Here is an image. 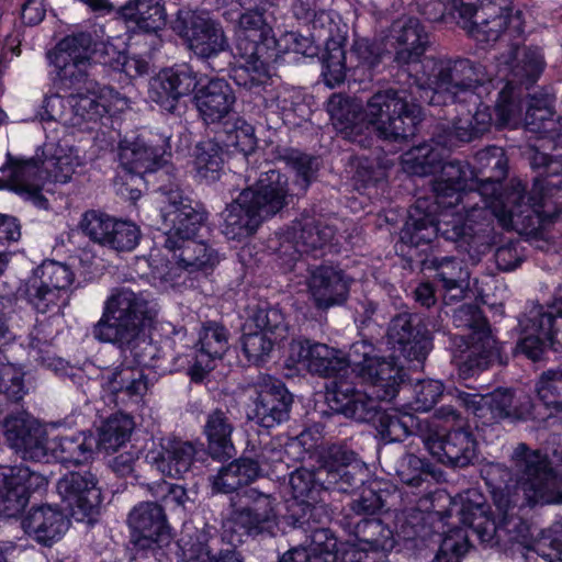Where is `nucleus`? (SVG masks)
Segmentation results:
<instances>
[{
	"label": "nucleus",
	"mask_w": 562,
	"mask_h": 562,
	"mask_svg": "<svg viewBox=\"0 0 562 562\" xmlns=\"http://www.w3.org/2000/svg\"><path fill=\"white\" fill-rule=\"evenodd\" d=\"M520 325L525 330L539 331L555 351H562V288L557 289L547 307L533 304Z\"/></svg>",
	"instance_id": "obj_35"
},
{
	"label": "nucleus",
	"mask_w": 562,
	"mask_h": 562,
	"mask_svg": "<svg viewBox=\"0 0 562 562\" xmlns=\"http://www.w3.org/2000/svg\"><path fill=\"white\" fill-rule=\"evenodd\" d=\"M386 337L394 353L408 361H424L431 348L429 331L422 318L409 312L400 313L391 318Z\"/></svg>",
	"instance_id": "obj_21"
},
{
	"label": "nucleus",
	"mask_w": 562,
	"mask_h": 562,
	"mask_svg": "<svg viewBox=\"0 0 562 562\" xmlns=\"http://www.w3.org/2000/svg\"><path fill=\"white\" fill-rule=\"evenodd\" d=\"M439 176L432 181V192L438 207L449 209L462 205L468 218L486 220L493 203L488 201V188L477 186L474 169L468 161L452 159L441 162Z\"/></svg>",
	"instance_id": "obj_9"
},
{
	"label": "nucleus",
	"mask_w": 562,
	"mask_h": 562,
	"mask_svg": "<svg viewBox=\"0 0 562 562\" xmlns=\"http://www.w3.org/2000/svg\"><path fill=\"white\" fill-rule=\"evenodd\" d=\"M293 231L295 250L301 255L306 254L314 258L324 255V248L335 235L333 226L310 216L294 222Z\"/></svg>",
	"instance_id": "obj_43"
},
{
	"label": "nucleus",
	"mask_w": 562,
	"mask_h": 562,
	"mask_svg": "<svg viewBox=\"0 0 562 562\" xmlns=\"http://www.w3.org/2000/svg\"><path fill=\"white\" fill-rule=\"evenodd\" d=\"M283 322L282 313L267 303L252 313L248 319V329L251 323L256 331H248V362L261 367L270 360L274 344L269 334L279 329Z\"/></svg>",
	"instance_id": "obj_29"
},
{
	"label": "nucleus",
	"mask_w": 562,
	"mask_h": 562,
	"mask_svg": "<svg viewBox=\"0 0 562 562\" xmlns=\"http://www.w3.org/2000/svg\"><path fill=\"white\" fill-rule=\"evenodd\" d=\"M289 484L296 503L318 501V497L328 494L323 480L318 477V469L316 471L307 469L295 470L290 475Z\"/></svg>",
	"instance_id": "obj_62"
},
{
	"label": "nucleus",
	"mask_w": 562,
	"mask_h": 562,
	"mask_svg": "<svg viewBox=\"0 0 562 562\" xmlns=\"http://www.w3.org/2000/svg\"><path fill=\"white\" fill-rule=\"evenodd\" d=\"M248 397L254 403V418L262 426L271 427L288 419L292 395L279 379L260 373L248 384Z\"/></svg>",
	"instance_id": "obj_20"
},
{
	"label": "nucleus",
	"mask_w": 562,
	"mask_h": 562,
	"mask_svg": "<svg viewBox=\"0 0 562 562\" xmlns=\"http://www.w3.org/2000/svg\"><path fill=\"white\" fill-rule=\"evenodd\" d=\"M233 426L221 409L212 412L206 419L204 434L207 438V451L213 459L228 460L235 454L231 435Z\"/></svg>",
	"instance_id": "obj_47"
},
{
	"label": "nucleus",
	"mask_w": 562,
	"mask_h": 562,
	"mask_svg": "<svg viewBox=\"0 0 562 562\" xmlns=\"http://www.w3.org/2000/svg\"><path fill=\"white\" fill-rule=\"evenodd\" d=\"M532 169H542L538 176L533 179L532 190L527 194L521 202L524 204H531L533 201H529L530 196L535 198L540 206L542 213L541 225L535 231H539L546 227L547 224L554 222L559 216L557 211H551L548 207L547 198L552 195L553 189H559L562 184V180H555L559 177V155L551 157L547 154L533 150L529 157Z\"/></svg>",
	"instance_id": "obj_27"
},
{
	"label": "nucleus",
	"mask_w": 562,
	"mask_h": 562,
	"mask_svg": "<svg viewBox=\"0 0 562 562\" xmlns=\"http://www.w3.org/2000/svg\"><path fill=\"white\" fill-rule=\"evenodd\" d=\"M127 524L133 531L134 543H169L171 530L161 505L154 502L137 504L128 514Z\"/></svg>",
	"instance_id": "obj_30"
},
{
	"label": "nucleus",
	"mask_w": 562,
	"mask_h": 562,
	"mask_svg": "<svg viewBox=\"0 0 562 562\" xmlns=\"http://www.w3.org/2000/svg\"><path fill=\"white\" fill-rule=\"evenodd\" d=\"M422 440L434 458L453 469L465 468L476 458V440L473 434L463 427L452 429L445 436L430 432L422 436Z\"/></svg>",
	"instance_id": "obj_24"
},
{
	"label": "nucleus",
	"mask_w": 562,
	"mask_h": 562,
	"mask_svg": "<svg viewBox=\"0 0 562 562\" xmlns=\"http://www.w3.org/2000/svg\"><path fill=\"white\" fill-rule=\"evenodd\" d=\"M288 178L279 170L268 169L258 179L248 202V235L265 220L286 205Z\"/></svg>",
	"instance_id": "obj_23"
},
{
	"label": "nucleus",
	"mask_w": 562,
	"mask_h": 562,
	"mask_svg": "<svg viewBox=\"0 0 562 562\" xmlns=\"http://www.w3.org/2000/svg\"><path fill=\"white\" fill-rule=\"evenodd\" d=\"M349 535L355 537L359 552H371L385 557L395 547L394 532L389 525L376 517H364L344 524Z\"/></svg>",
	"instance_id": "obj_33"
},
{
	"label": "nucleus",
	"mask_w": 562,
	"mask_h": 562,
	"mask_svg": "<svg viewBox=\"0 0 562 562\" xmlns=\"http://www.w3.org/2000/svg\"><path fill=\"white\" fill-rule=\"evenodd\" d=\"M390 36L397 43L394 60L403 66L418 63L429 45V36L419 19L401 16L390 29Z\"/></svg>",
	"instance_id": "obj_32"
},
{
	"label": "nucleus",
	"mask_w": 562,
	"mask_h": 562,
	"mask_svg": "<svg viewBox=\"0 0 562 562\" xmlns=\"http://www.w3.org/2000/svg\"><path fill=\"white\" fill-rule=\"evenodd\" d=\"M457 401L477 418L494 422L510 417L514 395L508 390H495L492 393L472 394L456 390Z\"/></svg>",
	"instance_id": "obj_38"
},
{
	"label": "nucleus",
	"mask_w": 562,
	"mask_h": 562,
	"mask_svg": "<svg viewBox=\"0 0 562 562\" xmlns=\"http://www.w3.org/2000/svg\"><path fill=\"white\" fill-rule=\"evenodd\" d=\"M304 533L306 539L301 547L311 555V562H339L338 540L329 528L317 527Z\"/></svg>",
	"instance_id": "obj_53"
},
{
	"label": "nucleus",
	"mask_w": 562,
	"mask_h": 562,
	"mask_svg": "<svg viewBox=\"0 0 562 562\" xmlns=\"http://www.w3.org/2000/svg\"><path fill=\"white\" fill-rule=\"evenodd\" d=\"M232 504L234 514L224 522L222 538L233 547V550H226L220 558H216V562H244L243 553L237 549L244 544V537L246 536L245 515L236 498L232 499Z\"/></svg>",
	"instance_id": "obj_55"
},
{
	"label": "nucleus",
	"mask_w": 562,
	"mask_h": 562,
	"mask_svg": "<svg viewBox=\"0 0 562 562\" xmlns=\"http://www.w3.org/2000/svg\"><path fill=\"white\" fill-rule=\"evenodd\" d=\"M87 93H70L66 98L52 95L45 100L46 111L53 120H61L65 124L80 131H93L111 112L127 108V99L110 87L94 90L93 81H81Z\"/></svg>",
	"instance_id": "obj_8"
},
{
	"label": "nucleus",
	"mask_w": 562,
	"mask_h": 562,
	"mask_svg": "<svg viewBox=\"0 0 562 562\" xmlns=\"http://www.w3.org/2000/svg\"><path fill=\"white\" fill-rule=\"evenodd\" d=\"M543 59L537 49L512 43L508 52L497 57V74L506 80L495 104L497 124L504 126L519 117L522 105L516 92L517 85L533 83L543 70Z\"/></svg>",
	"instance_id": "obj_10"
},
{
	"label": "nucleus",
	"mask_w": 562,
	"mask_h": 562,
	"mask_svg": "<svg viewBox=\"0 0 562 562\" xmlns=\"http://www.w3.org/2000/svg\"><path fill=\"white\" fill-rule=\"evenodd\" d=\"M57 492L76 520L97 514L102 502L97 475L91 470L65 474L57 483Z\"/></svg>",
	"instance_id": "obj_22"
},
{
	"label": "nucleus",
	"mask_w": 562,
	"mask_h": 562,
	"mask_svg": "<svg viewBox=\"0 0 562 562\" xmlns=\"http://www.w3.org/2000/svg\"><path fill=\"white\" fill-rule=\"evenodd\" d=\"M476 166L475 181L477 186L488 188L487 199L493 203L492 213L499 218L503 226L533 233L542 221V213L537 202L524 204L525 184L520 180H512L510 187L502 192V181L508 173V160L505 151L498 146H487L479 150L474 157ZM529 201H535L533 196Z\"/></svg>",
	"instance_id": "obj_3"
},
{
	"label": "nucleus",
	"mask_w": 562,
	"mask_h": 562,
	"mask_svg": "<svg viewBox=\"0 0 562 562\" xmlns=\"http://www.w3.org/2000/svg\"><path fill=\"white\" fill-rule=\"evenodd\" d=\"M277 527L271 496L248 487V536L273 535Z\"/></svg>",
	"instance_id": "obj_49"
},
{
	"label": "nucleus",
	"mask_w": 562,
	"mask_h": 562,
	"mask_svg": "<svg viewBox=\"0 0 562 562\" xmlns=\"http://www.w3.org/2000/svg\"><path fill=\"white\" fill-rule=\"evenodd\" d=\"M157 194L160 216L169 227L165 241L173 247L188 246L189 241L203 243L196 240L195 236L209 220L204 205L184 195L175 182L158 187Z\"/></svg>",
	"instance_id": "obj_13"
},
{
	"label": "nucleus",
	"mask_w": 562,
	"mask_h": 562,
	"mask_svg": "<svg viewBox=\"0 0 562 562\" xmlns=\"http://www.w3.org/2000/svg\"><path fill=\"white\" fill-rule=\"evenodd\" d=\"M452 321L457 328L469 330L463 335L468 346V356L459 368L461 378L469 379L496 362L505 363L502 357V347L479 306L474 304L460 306L454 311Z\"/></svg>",
	"instance_id": "obj_12"
},
{
	"label": "nucleus",
	"mask_w": 562,
	"mask_h": 562,
	"mask_svg": "<svg viewBox=\"0 0 562 562\" xmlns=\"http://www.w3.org/2000/svg\"><path fill=\"white\" fill-rule=\"evenodd\" d=\"M41 164L46 182L67 183L76 169L77 162L71 154L61 147H46L42 150Z\"/></svg>",
	"instance_id": "obj_56"
},
{
	"label": "nucleus",
	"mask_w": 562,
	"mask_h": 562,
	"mask_svg": "<svg viewBox=\"0 0 562 562\" xmlns=\"http://www.w3.org/2000/svg\"><path fill=\"white\" fill-rule=\"evenodd\" d=\"M2 428L5 441L23 460L43 462L47 459L45 431L27 414L7 416Z\"/></svg>",
	"instance_id": "obj_25"
},
{
	"label": "nucleus",
	"mask_w": 562,
	"mask_h": 562,
	"mask_svg": "<svg viewBox=\"0 0 562 562\" xmlns=\"http://www.w3.org/2000/svg\"><path fill=\"white\" fill-rule=\"evenodd\" d=\"M16 296L41 314L58 313L68 303L34 274L24 279L16 290Z\"/></svg>",
	"instance_id": "obj_46"
},
{
	"label": "nucleus",
	"mask_w": 562,
	"mask_h": 562,
	"mask_svg": "<svg viewBox=\"0 0 562 562\" xmlns=\"http://www.w3.org/2000/svg\"><path fill=\"white\" fill-rule=\"evenodd\" d=\"M198 86L196 72L189 64H178L158 72L149 83V98L164 110L172 112L180 98L191 94Z\"/></svg>",
	"instance_id": "obj_26"
},
{
	"label": "nucleus",
	"mask_w": 562,
	"mask_h": 562,
	"mask_svg": "<svg viewBox=\"0 0 562 562\" xmlns=\"http://www.w3.org/2000/svg\"><path fill=\"white\" fill-rule=\"evenodd\" d=\"M536 390L540 401L551 409V415L562 417V370L542 372Z\"/></svg>",
	"instance_id": "obj_64"
},
{
	"label": "nucleus",
	"mask_w": 562,
	"mask_h": 562,
	"mask_svg": "<svg viewBox=\"0 0 562 562\" xmlns=\"http://www.w3.org/2000/svg\"><path fill=\"white\" fill-rule=\"evenodd\" d=\"M370 384L368 395L376 398V402L392 401L403 382L402 369L396 364L393 358H375L367 360L366 366L359 374Z\"/></svg>",
	"instance_id": "obj_36"
},
{
	"label": "nucleus",
	"mask_w": 562,
	"mask_h": 562,
	"mask_svg": "<svg viewBox=\"0 0 562 562\" xmlns=\"http://www.w3.org/2000/svg\"><path fill=\"white\" fill-rule=\"evenodd\" d=\"M513 470L498 462L482 465L480 473L491 488L493 503L497 493L514 494L525 483L535 488L560 482L562 469L552 467L547 456L538 450H531L526 443H519L512 454Z\"/></svg>",
	"instance_id": "obj_7"
},
{
	"label": "nucleus",
	"mask_w": 562,
	"mask_h": 562,
	"mask_svg": "<svg viewBox=\"0 0 562 562\" xmlns=\"http://www.w3.org/2000/svg\"><path fill=\"white\" fill-rule=\"evenodd\" d=\"M195 105L205 124L221 123L218 142L228 150L243 153L246 139V119L233 116L236 98L232 87L224 79H211L195 94Z\"/></svg>",
	"instance_id": "obj_11"
},
{
	"label": "nucleus",
	"mask_w": 562,
	"mask_h": 562,
	"mask_svg": "<svg viewBox=\"0 0 562 562\" xmlns=\"http://www.w3.org/2000/svg\"><path fill=\"white\" fill-rule=\"evenodd\" d=\"M106 387L115 395L124 396L138 402L149 389L148 376L137 367L115 368L106 376Z\"/></svg>",
	"instance_id": "obj_48"
},
{
	"label": "nucleus",
	"mask_w": 562,
	"mask_h": 562,
	"mask_svg": "<svg viewBox=\"0 0 562 562\" xmlns=\"http://www.w3.org/2000/svg\"><path fill=\"white\" fill-rule=\"evenodd\" d=\"M326 38L325 52L322 55L323 76L326 86L335 88L346 79L347 70H361L363 75L375 69L382 60L383 47L373 40L359 37L346 54L345 37L336 31Z\"/></svg>",
	"instance_id": "obj_14"
},
{
	"label": "nucleus",
	"mask_w": 562,
	"mask_h": 562,
	"mask_svg": "<svg viewBox=\"0 0 562 562\" xmlns=\"http://www.w3.org/2000/svg\"><path fill=\"white\" fill-rule=\"evenodd\" d=\"M279 157L295 173V183L305 192L316 179L319 157L295 148H284Z\"/></svg>",
	"instance_id": "obj_58"
},
{
	"label": "nucleus",
	"mask_w": 562,
	"mask_h": 562,
	"mask_svg": "<svg viewBox=\"0 0 562 562\" xmlns=\"http://www.w3.org/2000/svg\"><path fill=\"white\" fill-rule=\"evenodd\" d=\"M290 359L303 366L308 372L333 380L326 386V401L329 404V393L334 389V383L345 380L353 383L347 378L346 358L340 352L325 344L312 341L310 339L294 340L290 345Z\"/></svg>",
	"instance_id": "obj_17"
},
{
	"label": "nucleus",
	"mask_w": 562,
	"mask_h": 562,
	"mask_svg": "<svg viewBox=\"0 0 562 562\" xmlns=\"http://www.w3.org/2000/svg\"><path fill=\"white\" fill-rule=\"evenodd\" d=\"M485 82L481 65L468 59H446L436 65L435 89H427L416 80L408 87L386 89L374 93L367 102L366 116L384 139L403 140L416 133L420 120L419 102L430 104L473 103L475 90Z\"/></svg>",
	"instance_id": "obj_1"
},
{
	"label": "nucleus",
	"mask_w": 562,
	"mask_h": 562,
	"mask_svg": "<svg viewBox=\"0 0 562 562\" xmlns=\"http://www.w3.org/2000/svg\"><path fill=\"white\" fill-rule=\"evenodd\" d=\"M435 270L434 280L452 300H461L470 286V272L462 260L456 257H435L430 260Z\"/></svg>",
	"instance_id": "obj_44"
},
{
	"label": "nucleus",
	"mask_w": 562,
	"mask_h": 562,
	"mask_svg": "<svg viewBox=\"0 0 562 562\" xmlns=\"http://www.w3.org/2000/svg\"><path fill=\"white\" fill-rule=\"evenodd\" d=\"M32 274L69 303V289L74 282V273L67 265L55 260H45L33 269Z\"/></svg>",
	"instance_id": "obj_59"
},
{
	"label": "nucleus",
	"mask_w": 562,
	"mask_h": 562,
	"mask_svg": "<svg viewBox=\"0 0 562 562\" xmlns=\"http://www.w3.org/2000/svg\"><path fill=\"white\" fill-rule=\"evenodd\" d=\"M428 201L418 199L409 211L408 221L401 232V241L418 247L422 244H428L440 236L446 240L453 241L457 248L469 255L473 263L480 261L482 255L490 249L488 236L482 228L474 229L473 224L490 225L492 213L486 220L474 217L470 221L464 214L463 220L460 215H453L449 220H437L432 211H427ZM462 212V207L458 211ZM463 213H465L463 211Z\"/></svg>",
	"instance_id": "obj_4"
},
{
	"label": "nucleus",
	"mask_w": 562,
	"mask_h": 562,
	"mask_svg": "<svg viewBox=\"0 0 562 562\" xmlns=\"http://www.w3.org/2000/svg\"><path fill=\"white\" fill-rule=\"evenodd\" d=\"M289 52L313 57L318 53V45L296 32H288L277 40L269 23L259 18L248 19V91L257 89L254 93L261 97V88L270 80L271 65Z\"/></svg>",
	"instance_id": "obj_5"
},
{
	"label": "nucleus",
	"mask_w": 562,
	"mask_h": 562,
	"mask_svg": "<svg viewBox=\"0 0 562 562\" xmlns=\"http://www.w3.org/2000/svg\"><path fill=\"white\" fill-rule=\"evenodd\" d=\"M98 449L97 437L92 432H78L72 436L47 440V452L64 464H81L92 459ZM48 462V458L44 460Z\"/></svg>",
	"instance_id": "obj_42"
},
{
	"label": "nucleus",
	"mask_w": 562,
	"mask_h": 562,
	"mask_svg": "<svg viewBox=\"0 0 562 562\" xmlns=\"http://www.w3.org/2000/svg\"><path fill=\"white\" fill-rule=\"evenodd\" d=\"M172 27L200 59L216 57L227 46L222 26L204 13L179 11Z\"/></svg>",
	"instance_id": "obj_16"
},
{
	"label": "nucleus",
	"mask_w": 562,
	"mask_h": 562,
	"mask_svg": "<svg viewBox=\"0 0 562 562\" xmlns=\"http://www.w3.org/2000/svg\"><path fill=\"white\" fill-rule=\"evenodd\" d=\"M29 355L38 364L64 374L68 363L56 357L53 339L45 333L43 326H35L29 335Z\"/></svg>",
	"instance_id": "obj_57"
},
{
	"label": "nucleus",
	"mask_w": 562,
	"mask_h": 562,
	"mask_svg": "<svg viewBox=\"0 0 562 562\" xmlns=\"http://www.w3.org/2000/svg\"><path fill=\"white\" fill-rule=\"evenodd\" d=\"M194 168L196 177L205 182H214L220 178L223 168L222 147L217 142L204 140L196 145Z\"/></svg>",
	"instance_id": "obj_60"
},
{
	"label": "nucleus",
	"mask_w": 562,
	"mask_h": 562,
	"mask_svg": "<svg viewBox=\"0 0 562 562\" xmlns=\"http://www.w3.org/2000/svg\"><path fill=\"white\" fill-rule=\"evenodd\" d=\"M194 361L189 369L192 381H202L213 370L214 360L221 358L227 349V336L224 327L212 324L204 327L200 335Z\"/></svg>",
	"instance_id": "obj_41"
},
{
	"label": "nucleus",
	"mask_w": 562,
	"mask_h": 562,
	"mask_svg": "<svg viewBox=\"0 0 562 562\" xmlns=\"http://www.w3.org/2000/svg\"><path fill=\"white\" fill-rule=\"evenodd\" d=\"M166 150L148 146L144 140L137 138L130 144L120 145L119 161L121 167L132 175L145 176L153 172H159L162 178L167 171H160L167 162L165 159Z\"/></svg>",
	"instance_id": "obj_40"
},
{
	"label": "nucleus",
	"mask_w": 562,
	"mask_h": 562,
	"mask_svg": "<svg viewBox=\"0 0 562 562\" xmlns=\"http://www.w3.org/2000/svg\"><path fill=\"white\" fill-rule=\"evenodd\" d=\"M156 316L155 303L145 292H134L128 288L115 289L105 300L100 319L92 328V336L130 352L135 364L146 363L145 350L150 344L145 335Z\"/></svg>",
	"instance_id": "obj_2"
},
{
	"label": "nucleus",
	"mask_w": 562,
	"mask_h": 562,
	"mask_svg": "<svg viewBox=\"0 0 562 562\" xmlns=\"http://www.w3.org/2000/svg\"><path fill=\"white\" fill-rule=\"evenodd\" d=\"M491 108L480 103L473 114L456 119L452 125L440 124L434 133V140L442 148L451 149L459 144L482 137L492 126Z\"/></svg>",
	"instance_id": "obj_28"
},
{
	"label": "nucleus",
	"mask_w": 562,
	"mask_h": 562,
	"mask_svg": "<svg viewBox=\"0 0 562 562\" xmlns=\"http://www.w3.org/2000/svg\"><path fill=\"white\" fill-rule=\"evenodd\" d=\"M289 518L294 528L303 532L326 527L331 519V510L325 496L318 497V501H305V503H295L292 505Z\"/></svg>",
	"instance_id": "obj_51"
},
{
	"label": "nucleus",
	"mask_w": 562,
	"mask_h": 562,
	"mask_svg": "<svg viewBox=\"0 0 562 562\" xmlns=\"http://www.w3.org/2000/svg\"><path fill=\"white\" fill-rule=\"evenodd\" d=\"M307 284L315 305L325 310L346 301L350 279L341 270L322 265L311 269Z\"/></svg>",
	"instance_id": "obj_34"
},
{
	"label": "nucleus",
	"mask_w": 562,
	"mask_h": 562,
	"mask_svg": "<svg viewBox=\"0 0 562 562\" xmlns=\"http://www.w3.org/2000/svg\"><path fill=\"white\" fill-rule=\"evenodd\" d=\"M442 149L434 138L431 143H424L412 148L403 158L404 169L420 177L438 172L443 161Z\"/></svg>",
	"instance_id": "obj_50"
},
{
	"label": "nucleus",
	"mask_w": 562,
	"mask_h": 562,
	"mask_svg": "<svg viewBox=\"0 0 562 562\" xmlns=\"http://www.w3.org/2000/svg\"><path fill=\"white\" fill-rule=\"evenodd\" d=\"M329 394L331 411L358 423L372 424L386 442L403 441L412 434L415 423L412 415L382 409L376 398L358 390L355 383L339 380Z\"/></svg>",
	"instance_id": "obj_6"
},
{
	"label": "nucleus",
	"mask_w": 562,
	"mask_h": 562,
	"mask_svg": "<svg viewBox=\"0 0 562 562\" xmlns=\"http://www.w3.org/2000/svg\"><path fill=\"white\" fill-rule=\"evenodd\" d=\"M495 15L481 18L479 14L470 21L469 33L477 42L493 44L502 36L509 40L520 38L524 34L521 15L519 12H502L493 10Z\"/></svg>",
	"instance_id": "obj_39"
},
{
	"label": "nucleus",
	"mask_w": 562,
	"mask_h": 562,
	"mask_svg": "<svg viewBox=\"0 0 562 562\" xmlns=\"http://www.w3.org/2000/svg\"><path fill=\"white\" fill-rule=\"evenodd\" d=\"M246 483V459L240 456L238 459L232 461L229 464L222 467L218 474L214 477L213 485L218 492L232 493L231 501L236 498L240 504L244 515L246 516V506L244 504V496L246 492L243 490ZM232 513L234 514V507L231 503Z\"/></svg>",
	"instance_id": "obj_52"
},
{
	"label": "nucleus",
	"mask_w": 562,
	"mask_h": 562,
	"mask_svg": "<svg viewBox=\"0 0 562 562\" xmlns=\"http://www.w3.org/2000/svg\"><path fill=\"white\" fill-rule=\"evenodd\" d=\"M69 519L57 507L41 505L32 507L22 519V528L37 543L52 547L69 528Z\"/></svg>",
	"instance_id": "obj_31"
},
{
	"label": "nucleus",
	"mask_w": 562,
	"mask_h": 562,
	"mask_svg": "<svg viewBox=\"0 0 562 562\" xmlns=\"http://www.w3.org/2000/svg\"><path fill=\"white\" fill-rule=\"evenodd\" d=\"M396 475L403 484L420 487L429 477H435L436 469L426 459L405 453L397 462Z\"/></svg>",
	"instance_id": "obj_63"
},
{
	"label": "nucleus",
	"mask_w": 562,
	"mask_h": 562,
	"mask_svg": "<svg viewBox=\"0 0 562 562\" xmlns=\"http://www.w3.org/2000/svg\"><path fill=\"white\" fill-rule=\"evenodd\" d=\"M92 37L89 33H77L63 38L54 52V64L58 69L60 88L70 90L89 79Z\"/></svg>",
	"instance_id": "obj_19"
},
{
	"label": "nucleus",
	"mask_w": 562,
	"mask_h": 562,
	"mask_svg": "<svg viewBox=\"0 0 562 562\" xmlns=\"http://www.w3.org/2000/svg\"><path fill=\"white\" fill-rule=\"evenodd\" d=\"M164 248L170 257L162 260H151L153 274L171 288L193 286L194 273H209L220 262L216 249L206 243L189 241L188 246H172L167 241Z\"/></svg>",
	"instance_id": "obj_15"
},
{
	"label": "nucleus",
	"mask_w": 562,
	"mask_h": 562,
	"mask_svg": "<svg viewBox=\"0 0 562 562\" xmlns=\"http://www.w3.org/2000/svg\"><path fill=\"white\" fill-rule=\"evenodd\" d=\"M318 0H294L292 12L297 20L310 22L318 33L315 35L318 41L323 40L324 45L329 33L334 34L338 27L334 24L330 13L326 10H317Z\"/></svg>",
	"instance_id": "obj_61"
},
{
	"label": "nucleus",
	"mask_w": 562,
	"mask_h": 562,
	"mask_svg": "<svg viewBox=\"0 0 562 562\" xmlns=\"http://www.w3.org/2000/svg\"><path fill=\"white\" fill-rule=\"evenodd\" d=\"M196 449L193 443L178 438H164L160 450L147 454L157 470L169 477L181 479L193 464Z\"/></svg>",
	"instance_id": "obj_37"
},
{
	"label": "nucleus",
	"mask_w": 562,
	"mask_h": 562,
	"mask_svg": "<svg viewBox=\"0 0 562 562\" xmlns=\"http://www.w3.org/2000/svg\"><path fill=\"white\" fill-rule=\"evenodd\" d=\"M0 170L3 173V178H0V190L13 191L38 207H47L48 201L42 193L46 176L38 153L31 158H19L8 154Z\"/></svg>",
	"instance_id": "obj_18"
},
{
	"label": "nucleus",
	"mask_w": 562,
	"mask_h": 562,
	"mask_svg": "<svg viewBox=\"0 0 562 562\" xmlns=\"http://www.w3.org/2000/svg\"><path fill=\"white\" fill-rule=\"evenodd\" d=\"M134 429L133 419L124 414H114L110 416L101 426L97 437L98 449L105 451H116L131 437Z\"/></svg>",
	"instance_id": "obj_54"
},
{
	"label": "nucleus",
	"mask_w": 562,
	"mask_h": 562,
	"mask_svg": "<svg viewBox=\"0 0 562 562\" xmlns=\"http://www.w3.org/2000/svg\"><path fill=\"white\" fill-rule=\"evenodd\" d=\"M120 14L144 33H156L166 24L162 0H134L122 7Z\"/></svg>",
	"instance_id": "obj_45"
}]
</instances>
